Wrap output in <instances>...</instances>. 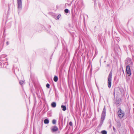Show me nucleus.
Returning <instances> with one entry per match:
<instances>
[{"label":"nucleus","instance_id":"12","mask_svg":"<svg viewBox=\"0 0 134 134\" xmlns=\"http://www.w3.org/2000/svg\"><path fill=\"white\" fill-rule=\"evenodd\" d=\"M61 107L62 109V110L63 111H65L66 110V107L65 105H62Z\"/></svg>","mask_w":134,"mask_h":134},{"label":"nucleus","instance_id":"8","mask_svg":"<svg viewBox=\"0 0 134 134\" xmlns=\"http://www.w3.org/2000/svg\"><path fill=\"white\" fill-rule=\"evenodd\" d=\"M105 106H104V108L103 109V111L102 114V116L101 117L105 118V116L106 114V109L105 108Z\"/></svg>","mask_w":134,"mask_h":134},{"label":"nucleus","instance_id":"2","mask_svg":"<svg viewBox=\"0 0 134 134\" xmlns=\"http://www.w3.org/2000/svg\"><path fill=\"white\" fill-rule=\"evenodd\" d=\"M125 64L129 66H132L133 65V62L131 59L129 58H127L126 59L125 62Z\"/></svg>","mask_w":134,"mask_h":134},{"label":"nucleus","instance_id":"13","mask_svg":"<svg viewBox=\"0 0 134 134\" xmlns=\"http://www.w3.org/2000/svg\"><path fill=\"white\" fill-rule=\"evenodd\" d=\"M3 67L4 68H6L7 66L8 65V63L7 62H6L3 64Z\"/></svg>","mask_w":134,"mask_h":134},{"label":"nucleus","instance_id":"21","mask_svg":"<svg viewBox=\"0 0 134 134\" xmlns=\"http://www.w3.org/2000/svg\"><path fill=\"white\" fill-rule=\"evenodd\" d=\"M60 16H61V15L60 14L58 15L57 17V19L58 20L59 19V18H60Z\"/></svg>","mask_w":134,"mask_h":134},{"label":"nucleus","instance_id":"18","mask_svg":"<svg viewBox=\"0 0 134 134\" xmlns=\"http://www.w3.org/2000/svg\"><path fill=\"white\" fill-rule=\"evenodd\" d=\"M52 123L53 124H55L56 123V121L55 119H53L52 120Z\"/></svg>","mask_w":134,"mask_h":134},{"label":"nucleus","instance_id":"1","mask_svg":"<svg viewBox=\"0 0 134 134\" xmlns=\"http://www.w3.org/2000/svg\"><path fill=\"white\" fill-rule=\"evenodd\" d=\"M112 76V72L110 71L108 77V86L109 88H110L111 86Z\"/></svg>","mask_w":134,"mask_h":134},{"label":"nucleus","instance_id":"7","mask_svg":"<svg viewBox=\"0 0 134 134\" xmlns=\"http://www.w3.org/2000/svg\"><path fill=\"white\" fill-rule=\"evenodd\" d=\"M51 131L54 132L58 130V127L55 126L52 127L51 128Z\"/></svg>","mask_w":134,"mask_h":134},{"label":"nucleus","instance_id":"16","mask_svg":"<svg viewBox=\"0 0 134 134\" xmlns=\"http://www.w3.org/2000/svg\"><path fill=\"white\" fill-rule=\"evenodd\" d=\"M101 133L102 134H107V132L105 130H103L101 131Z\"/></svg>","mask_w":134,"mask_h":134},{"label":"nucleus","instance_id":"24","mask_svg":"<svg viewBox=\"0 0 134 134\" xmlns=\"http://www.w3.org/2000/svg\"><path fill=\"white\" fill-rule=\"evenodd\" d=\"M113 129L114 131V132H115L116 129H115V128L114 127V126L113 127Z\"/></svg>","mask_w":134,"mask_h":134},{"label":"nucleus","instance_id":"9","mask_svg":"<svg viewBox=\"0 0 134 134\" xmlns=\"http://www.w3.org/2000/svg\"><path fill=\"white\" fill-rule=\"evenodd\" d=\"M105 118L101 117L99 125V126L100 127H101L103 124Z\"/></svg>","mask_w":134,"mask_h":134},{"label":"nucleus","instance_id":"10","mask_svg":"<svg viewBox=\"0 0 134 134\" xmlns=\"http://www.w3.org/2000/svg\"><path fill=\"white\" fill-rule=\"evenodd\" d=\"M120 99H117L115 101L116 105H118L120 103Z\"/></svg>","mask_w":134,"mask_h":134},{"label":"nucleus","instance_id":"25","mask_svg":"<svg viewBox=\"0 0 134 134\" xmlns=\"http://www.w3.org/2000/svg\"><path fill=\"white\" fill-rule=\"evenodd\" d=\"M6 44L7 45H8L9 44V43L8 42H7L6 43Z\"/></svg>","mask_w":134,"mask_h":134},{"label":"nucleus","instance_id":"14","mask_svg":"<svg viewBox=\"0 0 134 134\" xmlns=\"http://www.w3.org/2000/svg\"><path fill=\"white\" fill-rule=\"evenodd\" d=\"M44 123L45 124H47L49 123V120L48 119H46L44 120Z\"/></svg>","mask_w":134,"mask_h":134},{"label":"nucleus","instance_id":"19","mask_svg":"<svg viewBox=\"0 0 134 134\" xmlns=\"http://www.w3.org/2000/svg\"><path fill=\"white\" fill-rule=\"evenodd\" d=\"M64 12L65 13H68L69 10L68 9H66L64 10Z\"/></svg>","mask_w":134,"mask_h":134},{"label":"nucleus","instance_id":"4","mask_svg":"<svg viewBox=\"0 0 134 134\" xmlns=\"http://www.w3.org/2000/svg\"><path fill=\"white\" fill-rule=\"evenodd\" d=\"M118 114L119 117L120 119L122 118L125 114L124 112L122 111L121 109L119 110L118 112Z\"/></svg>","mask_w":134,"mask_h":134},{"label":"nucleus","instance_id":"15","mask_svg":"<svg viewBox=\"0 0 134 134\" xmlns=\"http://www.w3.org/2000/svg\"><path fill=\"white\" fill-rule=\"evenodd\" d=\"M54 80L55 82H57L58 80V77L57 76H55L54 78Z\"/></svg>","mask_w":134,"mask_h":134},{"label":"nucleus","instance_id":"5","mask_svg":"<svg viewBox=\"0 0 134 134\" xmlns=\"http://www.w3.org/2000/svg\"><path fill=\"white\" fill-rule=\"evenodd\" d=\"M130 66L127 65L126 66V69L127 73L129 76L131 75V71L130 69Z\"/></svg>","mask_w":134,"mask_h":134},{"label":"nucleus","instance_id":"26","mask_svg":"<svg viewBox=\"0 0 134 134\" xmlns=\"http://www.w3.org/2000/svg\"><path fill=\"white\" fill-rule=\"evenodd\" d=\"M2 63H1V65H2Z\"/></svg>","mask_w":134,"mask_h":134},{"label":"nucleus","instance_id":"27","mask_svg":"<svg viewBox=\"0 0 134 134\" xmlns=\"http://www.w3.org/2000/svg\"><path fill=\"white\" fill-rule=\"evenodd\" d=\"M108 65V66L109 65Z\"/></svg>","mask_w":134,"mask_h":134},{"label":"nucleus","instance_id":"17","mask_svg":"<svg viewBox=\"0 0 134 134\" xmlns=\"http://www.w3.org/2000/svg\"><path fill=\"white\" fill-rule=\"evenodd\" d=\"M24 81L23 80H20L19 81V83L21 85H23L24 83Z\"/></svg>","mask_w":134,"mask_h":134},{"label":"nucleus","instance_id":"22","mask_svg":"<svg viewBox=\"0 0 134 134\" xmlns=\"http://www.w3.org/2000/svg\"><path fill=\"white\" fill-rule=\"evenodd\" d=\"M118 126L119 127H120L121 126V124L120 122H118Z\"/></svg>","mask_w":134,"mask_h":134},{"label":"nucleus","instance_id":"20","mask_svg":"<svg viewBox=\"0 0 134 134\" xmlns=\"http://www.w3.org/2000/svg\"><path fill=\"white\" fill-rule=\"evenodd\" d=\"M50 85L49 84L47 83V84L46 85V87L47 88H49L50 87Z\"/></svg>","mask_w":134,"mask_h":134},{"label":"nucleus","instance_id":"6","mask_svg":"<svg viewBox=\"0 0 134 134\" xmlns=\"http://www.w3.org/2000/svg\"><path fill=\"white\" fill-rule=\"evenodd\" d=\"M6 56L5 55H2L0 58V61L2 60L4 61L7 60L8 59L7 58H5Z\"/></svg>","mask_w":134,"mask_h":134},{"label":"nucleus","instance_id":"11","mask_svg":"<svg viewBox=\"0 0 134 134\" xmlns=\"http://www.w3.org/2000/svg\"><path fill=\"white\" fill-rule=\"evenodd\" d=\"M51 105L52 107L55 108L56 106V103L54 102H52L51 104Z\"/></svg>","mask_w":134,"mask_h":134},{"label":"nucleus","instance_id":"3","mask_svg":"<svg viewBox=\"0 0 134 134\" xmlns=\"http://www.w3.org/2000/svg\"><path fill=\"white\" fill-rule=\"evenodd\" d=\"M18 4L17 7L18 9V11L19 10H21L22 9V0H17Z\"/></svg>","mask_w":134,"mask_h":134},{"label":"nucleus","instance_id":"23","mask_svg":"<svg viewBox=\"0 0 134 134\" xmlns=\"http://www.w3.org/2000/svg\"><path fill=\"white\" fill-rule=\"evenodd\" d=\"M69 125L70 126H71L72 125V122L70 121L69 123Z\"/></svg>","mask_w":134,"mask_h":134}]
</instances>
